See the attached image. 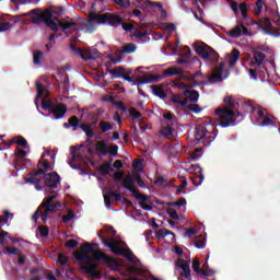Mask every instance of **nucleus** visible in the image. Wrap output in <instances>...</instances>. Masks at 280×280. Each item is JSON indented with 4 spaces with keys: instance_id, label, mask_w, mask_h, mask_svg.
<instances>
[{
    "instance_id": "obj_1",
    "label": "nucleus",
    "mask_w": 280,
    "mask_h": 280,
    "mask_svg": "<svg viewBox=\"0 0 280 280\" xmlns=\"http://www.w3.org/2000/svg\"><path fill=\"white\" fill-rule=\"evenodd\" d=\"M74 258L77 261H79V264L83 265V272H86V275L95 278L100 277V272L96 271L97 268H100V264L93 262V259L95 261H104V264H106L110 270H115V268L118 266L117 259L106 255L104 252L93 248L91 243L83 244V246H81L74 254Z\"/></svg>"
},
{
    "instance_id": "obj_2",
    "label": "nucleus",
    "mask_w": 280,
    "mask_h": 280,
    "mask_svg": "<svg viewBox=\"0 0 280 280\" xmlns=\"http://www.w3.org/2000/svg\"><path fill=\"white\" fill-rule=\"evenodd\" d=\"M225 106L215 109L214 114L219 116V124L221 128H229L230 126H236L244 119V115L235 113V102L233 96H226L223 100Z\"/></svg>"
},
{
    "instance_id": "obj_3",
    "label": "nucleus",
    "mask_w": 280,
    "mask_h": 280,
    "mask_svg": "<svg viewBox=\"0 0 280 280\" xmlns=\"http://www.w3.org/2000/svg\"><path fill=\"white\" fill-rule=\"evenodd\" d=\"M215 137H218V131H215V126L213 125H199L195 129L196 141H201L203 145L213 143Z\"/></svg>"
},
{
    "instance_id": "obj_4",
    "label": "nucleus",
    "mask_w": 280,
    "mask_h": 280,
    "mask_svg": "<svg viewBox=\"0 0 280 280\" xmlns=\"http://www.w3.org/2000/svg\"><path fill=\"white\" fill-rule=\"evenodd\" d=\"M90 21L96 22L100 24L107 23V25H110V27H119V25H121L122 23L121 16L115 15L113 13L100 14V13L92 12L90 13Z\"/></svg>"
},
{
    "instance_id": "obj_5",
    "label": "nucleus",
    "mask_w": 280,
    "mask_h": 280,
    "mask_svg": "<svg viewBox=\"0 0 280 280\" xmlns=\"http://www.w3.org/2000/svg\"><path fill=\"white\" fill-rule=\"evenodd\" d=\"M195 51L202 58V60H207L208 62H218V60H220L218 51L207 44L196 46Z\"/></svg>"
},
{
    "instance_id": "obj_6",
    "label": "nucleus",
    "mask_w": 280,
    "mask_h": 280,
    "mask_svg": "<svg viewBox=\"0 0 280 280\" xmlns=\"http://www.w3.org/2000/svg\"><path fill=\"white\" fill-rule=\"evenodd\" d=\"M42 183L45 191H48V189H58V186L60 185V175H58L57 172L45 174L42 178Z\"/></svg>"
},
{
    "instance_id": "obj_7",
    "label": "nucleus",
    "mask_w": 280,
    "mask_h": 280,
    "mask_svg": "<svg viewBox=\"0 0 280 280\" xmlns=\"http://www.w3.org/2000/svg\"><path fill=\"white\" fill-rule=\"evenodd\" d=\"M128 191H131V196L139 200V205L144 211H152V206L147 205L148 197L137 190V186H125Z\"/></svg>"
},
{
    "instance_id": "obj_8",
    "label": "nucleus",
    "mask_w": 280,
    "mask_h": 280,
    "mask_svg": "<svg viewBox=\"0 0 280 280\" xmlns=\"http://www.w3.org/2000/svg\"><path fill=\"white\" fill-rule=\"evenodd\" d=\"M96 150L98 152V156H106V154H110V156H117L119 147L117 144H112L108 150V144H106V142L100 141L96 143Z\"/></svg>"
},
{
    "instance_id": "obj_9",
    "label": "nucleus",
    "mask_w": 280,
    "mask_h": 280,
    "mask_svg": "<svg viewBox=\"0 0 280 280\" xmlns=\"http://www.w3.org/2000/svg\"><path fill=\"white\" fill-rule=\"evenodd\" d=\"M228 36L230 38H241V36H249L250 33H248V28L244 26V23H238L234 28L229 31Z\"/></svg>"
},
{
    "instance_id": "obj_10",
    "label": "nucleus",
    "mask_w": 280,
    "mask_h": 280,
    "mask_svg": "<svg viewBox=\"0 0 280 280\" xmlns=\"http://www.w3.org/2000/svg\"><path fill=\"white\" fill-rule=\"evenodd\" d=\"M100 240L106 248H109V250L114 253V255H124V247L115 245V238L106 240L104 236H100Z\"/></svg>"
},
{
    "instance_id": "obj_11",
    "label": "nucleus",
    "mask_w": 280,
    "mask_h": 280,
    "mask_svg": "<svg viewBox=\"0 0 280 280\" xmlns=\"http://www.w3.org/2000/svg\"><path fill=\"white\" fill-rule=\"evenodd\" d=\"M110 198H114L115 205H119V201H121V194L113 189L107 190V194L104 195V203L107 209H110V207H113V201H110Z\"/></svg>"
},
{
    "instance_id": "obj_12",
    "label": "nucleus",
    "mask_w": 280,
    "mask_h": 280,
    "mask_svg": "<svg viewBox=\"0 0 280 280\" xmlns=\"http://www.w3.org/2000/svg\"><path fill=\"white\" fill-rule=\"evenodd\" d=\"M224 61L219 63L218 68H214L212 73L208 77L209 82L217 84V82H222V73H224Z\"/></svg>"
},
{
    "instance_id": "obj_13",
    "label": "nucleus",
    "mask_w": 280,
    "mask_h": 280,
    "mask_svg": "<svg viewBox=\"0 0 280 280\" xmlns=\"http://www.w3.org/2000/svg\"><path fill=\"white\" fill-rule=\"evenodd\" d=\"M49 113L54 115L55 119H62V117L67 115V105L63 103H58L50 109Z\"/></svg>"
},
{
    "instance_id": "obj_14",
    "label": "nucleus",
    "mask_w": 280,
    "mask_h": 280,
    "mask_svg": "<svg viewBox=\"0 0 280 280\" xmlns=\"http://www.w3.org/2000/svg\"><path fill=\"white\" fill-rule=\"evenodd\" d=\"M39 12H40V9H33L27 13H23V14H20V15H14L12 18V22L13 23H22V25H28L30 21L26 20V19H23V16H32V14H38Z\"/></svg>"
},
{
    "instance_id": "obj_15",
    "label": "nucleus",
    "mask_w": 280,
    "mask_h": 280,
    "mask_svg": "<svg viewBox=\"0 0 280 280\" xmlns=\"http://www.w3.org/2000/svg\"><path fill=\"white\" fill-rule=\"evenodd\" d=\"M163 117H164V122L162 127L176 128V126H178V119L176 118V116H174V114L166 113L163 115Z\"/></svg>"
},
{
    "instance_id": "obj_16",
    "label": "nucleus",
    "mask_w": 280,
    "mask_h": 280,
    "mask_svg": "<svg viewBox=\"0 0 280 280\" xmlns=\"http://www.w3.org/2000/svg\"><path fill=\"white\" fill-rule=\"evenodd\" d=\"M34 172L36 171H33L31 174H30V177H26L25 178V183H31V185H35V189L37 191H43V178H38L36 176L38 175H34Z\"/></svg>"
},
{
    "instance_id": "obj_17",
    "label": "nucleus",
    "mask_w": 280,
    "mask_h": 280,
    "mask_svg": "<svg viewBox=\"0 0 280 280\" xmlns=\"http://www.w3.org/2000/svg\"><path fill=\"white\" fill-rule=\"evenodd\" d=\"M46 207V209L44 210V213L42 214V220H47V215H49V213H56V211H58V209H60V207H62V203L60 201H56L55 203H49Z\"/></svg>"
},
{
    "instance_id": "obj_18",
    "label": "nucleus",
    "mask_w": 280,
    "mask_h": 280,
    "mask_svg": "<svg viewBox=\"0 0 280 280\" xmlns=\"http://www.w3.org/2000/svg\"><path fill=\"white\" fill-rule=\"evenodd\" d=\"M177 266L182 268V270L184 271V277L186 279H189V277H191V268L190 262L188 260L179 258L177 260Z\"/></svg>"
},
{
    "instance_id": "obj_19",
    "label": "nucleus",
    "mask_w": 280,
    "mask_h": 280,
    "mask_svg": "<svg viewBox=\"0 0 280 280\" xmlns=\"http://www.w3.org/2000/svg\"><path fill=\"white\" fill-rule=\"evenodd\" d=\"M48 16H54L51 10H46L43 14H39L38 16H33L32 23H34L35 25H40V23H45L47 21Z\"/></svg>"
},
{
    "instance_id": "obj_20",
    "label": "nucleus",
    "mask_w": 280,
    "mask_h": 280,
    "mask_svg": "<svg viewBox=\"0 0 280 280\" xmlns=\"http://www.w3.org/2000/svg\"><path fill=\"white\" fill-rule=\"evenodd\" d=\"M184 95L187 100V104H189V102H198V100H200V93L196 90H185Z\"/></svg>"
},
{
    "instance_id": "obj_21",
    "label": "nucleus",
    "mask_w": 280,
    "mask_h": 280,
    "mask_svg": "<svg viewBox=\"0 0 280 280\" xmlns=\"http://www.w3.org/2000/svg\"><path fill=\"white\" fill-rule=\"evenodd\" d=\"M70 154H71L72 159L69 160L68 163H69L70 167H72L73 170H78V166H73V163H75V161H81L82 155L78 153V148H75V147L70 148Z\"/></svg>"
},
{
    "instance_id": "obj_22",
    "label": "nucleus",
    "mask_w": 280,
    "mask_h": 280,
    "mask_svg": "<svg viewBox=\"0 0 280 280\" xmlns=\"http://www.w3.org/2000/svg\"><path fill=\"white\" fill-rule=\"evenodd\" d=\"M156 78L152 74L143 75V77H138L137 82L138 83H132V86H141V84H152Z\"/></svg>"
},
{
    "instance_id": "obj_23",
    "label": "nucleus",
    "mask_w": 280,
    "mask_h": 280,
    "mask_svg": "<svg viewBox=\"0 0 280 280\" xmlns=\"http://www.w3.org/2000/svg\"><path fill=\"white\" fill-rule=\"evenodd\" d=\"M171 102L177 104L178 106H187V98L185 97V92L182 94H173Z\"/></svg>"
},
{
    "instance_id": "obj_24",
    "label": "nucleus",
    "mask_w": 280,
    "mask_h": 280,
    "mask_svg": "<svg viewBox=\"0 0 280 280\" xmlns=\"http://www.w3.org/2000/svg\"><path fill=\"white\" fill-rule=\"evenodd\" d=\"M79 129H81L86 135V137L90 138L88 141H91V139L95 137V131H93V125L91 124H81Z\"/></svg>"
},
{
    "instance_id": "obj_25",
    "label": "nucleus",
    "mask_w": 280,
    "mask_h": 280,
    "mask_svg": "<svg viewBox=\"0 0 280 280\" xmlns=\"http://www.w3.org/2000/svg\"><path fill=\"white\" fill-rule=\"evenodd\" d=\"M226 58L229 59L230 67H235L240 60V50L234 48L231 54L226 56Z\"/></svg>"
},
{
    "instance_id": "obj_26",
    "label": "nucleus",
    "mask_w": 280,
    "mask_h": 280,
    "mask_svg": "<svg viewBox=\"0 0 280 280\" xmlns=\"http://www.w3.org/2000/svg\"><path fill=\"white\" fill-rule=\"evenodd\" d=\"M97 170L101 176H108L110 172H115L110 162L104 163L103 165L98 166Z\"/></svg>"
},
{
    "instance_id": "obj_27",
    "label": "nucleus",
    "mask_w": 280,
    "mask_h": 280,
    "mask_svg": "<svg viewBox=\"0 0 280 280\" xmlns=\"http://www.w3.org/2000/svg\"><path fill=\"white\" fill-rule=\"evenodd\" d=\"M254 60L255 62H250L252 67H255V65L257 67H261V65H264V60H266V54L261 52V51H255L254 52Z\"/></svg>"
},
{
    "instance_id": "obj_28",
    "label": "nucleus",
    "mask_w": 280,
    "mask_h": 280,
    "mask_svg": "<svg viewBox=\"0 0 280 280\" xmlns=\"http://www.w3.org/2000/svg\"><path fill=\"white\" fill-rule=\"evenodd\" d=\"M42 167L44 168H39L34 172V176H43V174L54 170V167H51V165L49 164V161L47 160L42 161Z\"/></svg>"
},
{
    "instance_id": "obj_29",
    "label": "nucleus",
    "mask_w": 280,
    "mask_h": 280,
    "mask_svg": "<svg viewBox=\"0 0 280 280\" xmlns=\"http://www.w3.org/2000/svg\"><path fill=\"white\" fill-rule=\"evenodd\" d=\"M163 75H164V78H172V75H180V78L183 79L184 74L180 69L172 67V68L164 70Z\"/></svg>"
},
{
    "instance_id": "obj_30",
    "label": "nucleus",
    "mask_w": 280,
    "mask_h": 280,
    "mask_svg": "<svg viewBox=\"0 0 280 280\" xmlns=\"http://www.w3.org/2000/svg\"><path fill=\"white\" fill-rule=\"evenodd\" d=\"M151 89L153 91V95L160 97V100H165L167 97V93H165V90H163L161 85H151Z\"/></svg>"
},
{
    "instance_id": "obj_31",
    "label": "nucleus",
    "mask_w": 280,
    "mask_h": 280,
    "mask_svg": "<svg viewBox=\"0 0 280 280\" xmlns=\"http://www.w3.org/2000/svg\"><path fill=\"white\" fill-rule=\"evenodd\" d=\"M108 73H110V75H114V78H124V75L126 74V68L118 66L112 70H108Z\"/></svg>"
},
{
    "instance_id": "obj_32",
    "label": "nucleus",
    "mask_w": 280,
    "mask_h": 280,
    "mask_svg": "<svg viewBox=\"0 0 280 280\" xmlns=\"http://www.w3.org/2000/svg\"><path fill=\"white\" fill-rule=\"evenodd\" d=\"M176 132V128L174 127H162L161 135L166 139H174V133Z\"/></svg>"
},
{
    "instance_id": "obj_33",
    "label": "nucleus",
    "mask_w": 280,
    "mask_h": 280,
    "mask_svg": "<svg viewBox=\"0 0 280 280\" xmlns=\"http://www.w3.org/2000/svg\"><path fill=\"white\" fill-rule=\"evenodd\" d=\"M72 51H74V54L77 56H80V58H82L83 60H95V56L93 55L84 56V51L82 50V48L72 47Z\"/></svg>"
},
{
    "instance_id": "obj_34",
    "label": "nucleus",
    "mask_w": 280,
    "mask_h": 280,
    "mask_svg": "<svg viewBox=\"0 0 280 280\" xmlns=\"http://www.w3.org/2000/svg\"><path fill=\"white\" fill-rule=\"evenodd\" d=\"M194 245L196 246V248H200V249L206 248L207 240L205 238V236L199 235L195 237Z\"/></svg>"
},
{
    "instance_id": "obj_35",
    "label": "nucleus",
    "mask_w": 280,
    "mask_h": 280,
    "mask_svg": "<svg viewBox=\"0 0 280 280\" xmlns=\"http://www.w3.org/2000/svg\"><path fill=\"white\" fill-rule=\"evenodd\" d=\"M68 120L70 121V128H72V130H80L82 124H80V118H78V116H71Z\"/></svg>"
},
{
    "instance_id": "obj_36",
    "label": "nucleus",
    "mask_w": 280,
    "mask_h": 280,
    "mask_svg": "<svg viewBox=\"0 0 280 280\" xmlns=\"http://www.w3.org/2000/svg\"><path fill=\"white\" fill-rule=\"evenodd\" d=\"M122 187L125 189L126 187H135V176H132L131 174H127L122 179Z\"/></svg>"
},
{
    "instance_id": "obj_37",
    "label": "nucleus",
    "mask_w": 280,
    "mask_h": 280,
    "mask_svg": "<svg viewBox=\"0 0 280 280\" xmlns=\"http://www.w3.org/2000/svg\"><path fill=\"white\" fill-rule=\"evenodd\" d=\"M258 124L261 126H275V116L267 114Z\"/></svg>"
},
{
    "instance_id": "obj_38",
    "label": "nucleus",
    "mask_w": 280,
    "mask_h": 280,
    "mask_svg": "<svg viewBox=\"0 0 280 280\" xmlns=\"http://www.w3.org/2000/svg\"><path fill=\"white\" fill-rule=\"evenodd\" d=\"M98 128H100L101 132H108V131L113 130V125L109 121L102 120L98 124Z\"/></svg>"
},
{
    "instance_id": "obj_39",
    "label": "nucleus",
    "mask_w": 280,
    "mask_h": 280,
    "mask_svg": "<svg viewBox=\"0 0 280 280\" xmlns=\"http://www.w3.org/2000/svg\"><path fill=\"white\" fill-rule=\"evenodd\" d=\"M33 65L40 66L43 65V51L37 50L33 55Z\"/></svg>"
},
{
    "instance_id": "obj_40",
    "label": "nucleus",
    "mask_w": 280,
    "mask_h": 280,
    "mask_svg": "<svg viewBox=\"0 0 280 280\" xmlns=\"http://www.w3.org/2000/svg\"><path fill=\"white\" fill-rule=\"evenodd\" d=\"M52 18L54 16L46 18L45 25L47 27H50V30H52V32H58V24L52 20Z\"/></svg>"
},
{
    "instance_id": "obj_41",
    "label": "nucleus",
    "mask_w": 280,
    "mask_h": 280,
    "mask_svg": "<svg viewBox=\"0 0 280 280\" xmlns=\"http://www.w3.org/2000/svg\"><path fill=\"white\" fill-rule=\"evenodd\" d=\"M147 5H149V8H158V10H160V12H162L163 16H165V14H167L165 12V10L163 9V4L161 2H152V1L148 0Z\"/></svg>"
},
{
    "instance_id": "obj_42",
    "label": "nucleus",
    "mask_w": 280,
    "mask_h": 280,
    "mask_svg": "<svg viewBox=\"0 0 280 280\" xmlns=\"http://www.w3.org/2000/svg\"><path fill=\"white\" fill-rule=\"evenodd\" d=\"M212 275H215V270L209 268V265L206 262L203 265V268L201 269V276L202 277H211Z\"/></svg>"
},
{
    "instance_id": "obj_43",
    "label": "nucleus",
    "mask_w": 280,
    "mask_h": 280,
    "mask_svg": "<svg viewBox=\"0 0 280 280\" xmlns=\"http://www.w3.org/2000/svg\"><path fill=\"white\" fill-rule=\"evenodd\" d=\"M254 108H255V110H258L257 112V115H258L257 121L259 124L266 117V108H264L259 105L255 106Z\"/></svg>"
},
{
    "instance_id": "obj_44",
    "label": "nucleus",
    "mask_w": 280,
    "mask_h": 280,
    "mask_svg": "<svg viewBox=\"0 0 280 280\" xmlns=\"http://www.w3.org/2000/svg\"><path fill=\"white\" fill-rule=\"evenodd\" d=\"M137 51V45L136 44H127L124 49L122 54H135Z\"/></svg>"
},
{
    "instance_id": "obj_45",
    "label": "nucleus",
    "mask_w": 280,
    "mask_h": 280,
    "mask_svg": "<svg viewBox=\"0 0 280 280\" xmlns=\"http://www.w3.org/2000/svg\"><path fill=\"white\" fill-rule=\"evenodd\" d=\"M191 161H198L200 160V156H202V149L201 148H197L194 150V152H191L189 154Z\"/></svg>"
},
{
    "instance_id": "obj_46",
    "label": "nucleus",
    "mask_w": 280,
    "mask_h": 280,
    "mask_svg": "<svg viewBox=\"0 0 280 280\" xmlns=\"http://www.w3.org/2000/svg\"><path fill=\"white\" fill-rule=\"evenodd\" d=\"M55 106L56 105H54V102H51V100L42 101L43 110H48L50 113Z\"/></svg>"
},
{
    "instance_id": "obj_47",
    "label": "nucleus",
    "mask_w": 280,
    "mask_h": 280,
    "mask_svg": "<svg viewBox=\"0 0 280 280\" xmlns=\"http://www.w3.org/2000/svg\"><path fill=\"white\" fill-rule=\"evenodd\" d=\"M120 256L128 259V261H135V253L130 249H122V254Z\"/></svg>"
},
{
    "instance_id": "obj_48",
    "label": "nucleus",
    "mask_w": 280,
    "mask_h": 280,
    "mask_svg": "<svg viewBox=\"0 0 280 280\" xmlns=\"http://www.w3.org/2000/svg\"><path fill=\"white\" fill-rule=\"evenodd\" d=\"M73 218H75V213H73V211L69 210L68 213L62 217L63 224H69V222H71V220H73Z\"/></svg>"
},
{
    "instance_id": "obj_49",
    "label": "nucleus",
    "mask_w": 280,
    "mask_h": 280,
    "mask_svg": "<svg viewBox=\"0 0 280 280\" xmlns=\"http://www.w3.org/2000/svg\"><path fill=\"white\" fill-rule=\"evenodd\" d=\"M192 270L197 273V275H202V269H200V260L195 258L192 260Z\"/></svg>"
},
{
    "instance_id": "obj_50",
    "label": "nucleus",
    "mask_w": 280,
    "mask_h": 280,
    "mask_svg": "<svg viewBox=\"0 0 280 280\" xmlns=\"http://www.w3.org/2000/svg\"><path fill=\"white\" fill-rule=\"evenodd\" d=\"M238 8L241 10L243 19H248V5L246 4V2L241 3Z\"/></svg>"
},
{
    "instance_id": "obj_51",
    "label": "nucleus",
    "mask_w": 280,
    "mask_h": 280,
    "mask_svg": "<svg viewBox=\"0 0 280 280\" xmlns=\"http://www.w3.org/2000/svg\"><path fill=\"white\" fill-rule=\"evenodd\" d=\"M129 117H131V119H141V114L135 107H130L129 108Z\"/></svg>"
},
{
    "instance_id": "obj_52",
    "label": "nucleus",
    "mask_w": 280,
    "mask_h": 280,
    "mask_svg": "<svg viewBox=\"0 0 280 280\" xmlns=\"http://www.w3.org/2000/svg\"><path fill=\"white\" fill-rule=\"evenodd\" d=\"M15 143L21 148H27V140L23 136L15 137Z\"/></svg>"
},
{
    "instance_id": "obj_53",
    "label": "nucleus",
    "mask_w": 280,
    "mask_h": 280,
    "mask_svg": "<svg viewBox=\"0 0 280 280\" xmlns=\"http://www.w3.org/2000/svg\"><path fill=\"white\" fill-rule=\"evenodd\" d=\"M198 75H202V73L196 72L194 74H182V80H188L190 82H194V80H196V78H198Z\"/></svg>"
},
{
    "instance_id": "obj_54",
    "label": "nucleus",
    "mask_w": 280,
    "mask_h": 280,
    "mask_svg": "<svg viewBox=\"0 0 280 280\" xmlns=\"http://www.w3.org/2000/svg\"><path fill=\"white\" fill-rule=\"evenodd\" d=\"M113 2L120 8H130V0H113Z\"/></svg>"
},
{
    "instance_id": "obj_55",
    "label": "nucleus",
    "mask_w": 280,
    "mask_h": 280,
    "mask_svg": "<svg viewBox=\"0 0 280 280\" xmlns=\"http://www.w3.org/2000/svg\"><path fill=\"white\" fill-rule=\"evenodd\" d=\"M36 89H37V100H40L43 97V93H45V88H43V83L37 82L36 83Z\"/></svg>"
},
{
    "instance_id": "obj_56",
    "label": "nucleus",
    "mask_w": 280,
    "mask_h": 280,
    "mask_svg": "<svg viewBox=\"0 0 280 280\" xmlns=\"http://www.w3.org/2000/svg\"><path fill=\"white\" fill-rule=\"evenodd\" d=\"M58 197V195H52L48 198H45L42 203H40V207H45L47 205H51V202H54V200H56V198Z\"/></svg>"
},
{
    "instance_id": "obj_57",
    "label": "nucleus",
    "mask_w": 280,
    "mask_h": 280,
    "mask_svg": "<svg viewBox=\"0 0 280 280\" xmlns=\"http://www.w3.org/2000/svg\"><path fill=\"white\" fill-rule=\"evenodd\" d=\"M167 214L170 215V218H172V220H179L178 212L174 208H168Z\"/></svg>"
},
{
    "instance_id": "obj_58",
    "label": "nucleus",
    "mask_w": 280,
    "mask_h": 280,
    "mask_svg": "<svg viewBox=\"0 0 280 280\" xmlns=\"http://www.w3.org/2000/svg\"><path fill=\"white\" fill-rule=\"evenodd\" d=\"M187 109H188V110H191V113H196V114L202 112V108H201L200 105H198V104L188 105V106H187Z\"/></svg>"
},
{
    "instance_id": "obj_59",
    "label": "nucleus",
    "mask_w": 280,
    "mask_h": 280,
    "mask_svg": "<svg viewBox=\"0 0 280 280\" xmlns=\"http://www.w3.org/2000/svg\"><path fill=\"white\" fill-rule=\"evenodd\" d=\"M38 231H39V235L42 237H47V235H49V228H47L45 225L38 226Z\"/></svg>"
},
{
    "instance_id": "obj_60",
    "label": "nucleus",
    "mask_w": 280,
    "mask_h": 280,
    "mask_svg": "<svg viewBox=\"0 0 280 280\" xmlns=\"http://www.w3.org/2000/svg\"><path fill=\"white\" fill-rule=\"evenodd\" d=\"M114 183H124V172H116L114 174Z\"/></svg>"
},
{
    "instance_id": "obj_61",
    "label": "nucleus",
    "mask_w": 280,
    "mask_h": 280,
    "mask_svg": "<svg viewBox=\"0 0 280 280\" xmlns=\"http://www.w3.org/2000/svg\"><path fill=\"white\" fill-rule=\"evenodd\" d=\"M11 3H13L16 8V10H20V5H25V3H32V1L27 0H11Z\"/></svg>"
},
{
    "instance_id": "obj_62",
    "label": "nucleus",
    "mask_w": 280,
    "mask_h": 280,
    "mask_svg": "<svg viewBox=\"0 0 280 280\" xmlns=\"http://www.w3.org/2000/svg\"><path fill=\"white\" fill-rule=\"evenodd\" d=\"M58 261L61 266H67V264H69V258H67V256H65V254H59Z\"/></svg>"
},
{
    "instance_id": "obj_63",
    "label": "nucleus",
    "mask_w": 280,
    "mask_h": 280,
    "mask_svg": "<svg viewBox=\"0 0 280 280\" xmlns=\"http://www.w3.org/2000/svg\"><path fill=\"white\" fill-rule=\"evenodd\" d=\"M15 156H19L20 159H25V156H27V152L21 148H16Z\"/></svg>"
},
{
    "instance_id": "obj_64",
    "label": "nucleus",
    "mask_w": 280,
    "mask_h": 280,
    "mask_svg": "<svg viewBox=\"0 0 280 280\" xmlns=\"http://www.w3.org/2000/svg\"><path fill=\"white\" fill-rule=\"evenodd\" d=\"M11 26H12V23L2 22V23H0V32H8Z\"/></svg>"
}]
</instances>
